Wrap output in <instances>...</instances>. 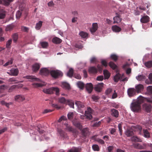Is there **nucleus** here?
<instances>
[{
  "label": "nucleus",
  "mask_w": 152,
  "mask_h": 152,
  "mask_svg": "<svg viewBox=\"0 0 152 152\" xmlns=\"http://www.w3.org/2000/svg\"><path fill=\"white\" fill-rule=\"evenodd\" d=\"M143 97L140 96L136 101L133 102L131 104V110L135 112H139L141 111V104L144 101Z\"/></svg>",
  "instance_id": "nucleus-1"
},
{
  "label": "nucleus",
  "mask_w": 152,
  "mask_h": 152,
  "mask_svg": "<svg viewBox=\"0 0 152 152\" xmlns=\"http://www.w3.org/2000/svg\"><path fill=\"white\" fill-rule=\"evenodd\" d=\"M119 71V68L116 64H115V72H116L117 73L115 75V82H118L120 80L123 82L127 80L128 79L126 77L123 79L124 77V74L121 75L120 74Z\"/></svg>",
  "instance_id": "nucleus-2"
},
{
  "label": "nucleus",
  "mask_w": 152,
  "mask_h": 152,
  "mask_svg": "<svg viewBox=\"0 0 152 152\" xmlns=\"http://www.w3.org/2000/svg\"><path fill=\"white\" fill-rule=\"evenodd\" d=\"M43 91L47 94H51L53 93V91H55L56 95H59V88L57 87H52L49 88L44 89Z\"/></svg>",
  "instance_id": "nucleus-3"
},
{
  "label": "nucleus",
  "mask_w": 152,
  "mask_h": 152,
  "mask_svg": "<svg viewBox=\"0 0 152 152\" xmlns=\"http://www.w3.org/2000/svg\"><path fill=\"white\" fill-rule=\"evenodd\" d=\"M97 69L95 66H91L89 67L88 70L90 73L96 74L98 70L99 72H102V66L99 65H97Z\"/></svg>",
  "instance_id": "nucleus-4"
},
{
  "label": "nucleus",
  "mask_w": 152,
  "mask_h": 152,
  "mask_svg": "<svg viewBox=\"0 0 152 152\" xmlns=\"http://www.w3.org/2000/svg\"><path fill=\"white\" fill-rule=\"evenodd\" d=\"M50 74L51 76L55 78L61 77L63 75V73L62 72L57 70L51 71Z\"/></svg>",
  "instance_id": "nucleus-5"
},
{
  "label": "nucleus",
  "mask_w": 152,
  "mask_h": 152,
  "mask_svg": "<svg viewBox=\"0 0 152 152\" xmlns=\"http://www.w3.org/2000/svg\"><path fill=\"white\" fill-rule=\"evenodd\" d=\"M127 94L129 97H133L136 95L137 92L134 88H129L127 89Z\"/></svg>",
  "instance_id": "nucleus-6"
},
{
  "label": "nucleus",
  "mask_w": 152,
  "mask_h": 152,
  "mask_svg": "<svg viewBox=\"0 0 152 152\" xmlns=\"http://www.w3.org/2000/svg\"><path fill=\"white\" fill-rule=\"evenodd\" d=\"M75 104L78 108V112L82 113H83V110H82L80 109L84 107V104L81 102L76 101L75 102Z\"/></svg>",
  "instance_id": "nucleus-7"
},
{
  "label": "nucleus",
  "mask_w": 152,
  "mask_h": 152,
  "mask_svg": "<svg viewBox=\"0 0 152 152\" xmlns=\"http://www.w3.org/2000/svg\"><path fill=\"white\" fill-rule=\"evenodd\" d=\"M144 86L143 85L141 84H139L135 86V89L137 93H141L143 91L144 89Z\"/></svg>",
  "instance_id": "nucleus-8"
},
{
  "label": "nucleus",
  "mask_w": 152,
  "mask_h": 152,
  "mask_svg": "<svg viewBox=\"0 0 152 152\" xmlns=\"http://www.w3.org/2000/svg\"><path fill=\"white\" fill-rule=\"evenodd\" d=\"M50 72L47 68H43L40 70L39 74L41 75H47L50 73Z\"/></svg>",
  "instance_id": "nucleus-9"
},
{
  "label": "nucleus",
  "mask_w": 152,
  "mask_h": 152,
  "mask_svg": "<svg viewBox=\"0 0 152 152\" xmlns=\"http://www.w3.org/2000/svg\"><path fill=\"white\" fill-rule=\"evenodd\" d=\"M14 99L15 101L20 102L24 101L25 97L22 95H18L15 96Z\"/></svg>",
  "instance_id": "nucleus-10"
},
{
  "label": "nucleus",
  "mask_w": 152,
  "mask_h": 152,
  "mask_svg": "<svg viewBox=\"0 0 152 152\" xmlns=\"http://www.w3.org/2000/svg\"><path fill=\"white\" fill-rule=\"evenodd\" d=\"M103 83H98L94 87L95 90L97 92H100L103 88Z\"/></svg>",
  "instance_id": "nucleus-11"
},
{
  "label": "nucleus",
  "mask_w": 152,
  "mask_h": 152,
  "mask_svg": "<svg viewBox=\"0 0 152 152\" xmlns=\"http://www.w3.org/2000/svg\"><path fill=\"white\" fill-rule=\"evenodd\" d=\"M98 25L97 23H94L92 24V27L90 29V31L93 33L95 32L98 29Z\"/></svg>",
  "instance_id": "nucleus-12"
},
{
  "label": "nucleus",
  "mask_w": 152,
  "mask_h": 152,
  "mask_svg": "<svg viewBox=\"0 0 152 152\" xmlns=\"http://www.w3.org/2000/svg\"><path fill=\"white\" fill-rule=\"evenodd\" d=\"M143 107L145 111L148 113L151 111L152 106L151 104H145L143 105Z\"/></svg>",
  "instance_id": "nucleus-13"
},
{
  "label": "nucleus",
  "mask_w": 152,
  "mask_h": 152,
  "mask_svg": "<svg viewBox=\"0 0 152 152\" xmlns=\"http://www.w3.org/2000/svg\"><path fill=\"white\" fill-rule=\"evenodd\" d=\"M86 89L89 93H91L93 89V86L92 84L91 83H87L86 84Z\"/></svg>",
  "instance_id": "nucleus-14"
},
{
  "label": "nucleus",
  "mask_w": 152,
  "mask_h": 152,
  "mask_svg": "<svg viewBox=\"0 0 152 152\" xmlns=\"http://www.w3.org/2000/svg\"><path fill=\"white\" fill-rule=\"evenodd\" d=\"M142 127L139 125L133 126L132 127V129L134 131H137L140 133L142 130Z\"/></svg>",
  "instance_id": "nucleus-15"
},
{
  "label": "nucleus",
  "mask_w": 152,
  "mask_h": 152,
  "mask_svg": "<svg viewBox=\"0 0 152 152\" xmlns=\"http://www.w3.org/2000/svg\"><path fill=\"white\" fill-rule=\"evenodd\" d=\"M10 71L11 72V76H17L19 73V70L17 68H12L10 70Z\"/></svg>",
  "instance_id": "nucleus-16"
},
{
  "label": "nucleus",
  "mask_w": 152,
  "mask_h": 152,
  "mask_svg": "<svg viewBox=\"0 0 152 152\" xmlns=\"http://www.w3.org/2000/svg\"><path fill=\"white\" fill-rule=\"evenodd\" d=\"M23 78L28 79L34 80L37 81H40V80L39 79L36 77L34 76L27 75L24 76Z\"/></svg>",
  "instance_id": "nucleus-17"
},
{
  "label": "nucleus",
  "mask_w": 152,
  "mask_h": 152,
  "mask_svg": "<svg viewBox=\"0 0 152 152\" xmlns=\"http://www.w3.org/2000/svg\"><path fill=\"white\" fill-rule=\"evenodd\" d=\"M140 21L143 23H146L149 21V18L147 16H143L140 19Z\"/></svg>",
  "instance_id": "nucleus-18"
},
{
  "label": "nucleus",
  "mask_w": 152,
  "mask_h": 152,
  "mask_svg": "<svg viewBox=\"0 0 152 152\" xmlns=\"http://www.w3.org/2000/svg\"><path fill=\"white\" fill-rule=\"evenodd\" d=\"M58 133L59 135L61 138L64 139L67 138V134L64 132L61 129H59L58 130Z\"/></svg>",
  "instance_id": "nucleus-19"
},
{
  "label": "nucleus",
  "mask_w": 152,
  "mask_h": 152,
  "mask_svg": "<svg viewBox=\"0 0 152 152\" xmlns=\"http://www.w3.org/2000/svg\"><path fill=\"white\" fill-rule=\"evenodd\" d=\"M40 67V65L38 63H35L32 66V70L34 72H37L39 69Z\"/></svg>",
  "instance_id": "nucleus-20"
},
{
  "label": "nucleus",
  "mask_w": 152,
  "mask_h": 152,
  "mask_svg": "<svg viewBox=\"0 0 152 152\" xmlns=\"http://www.w3.org/2000/svg\"><path fill=\"white\" fill-rule=\"evenodd\" d=\"M52 41L54 43L59 44L62 42V40L57 37H56L53 38Z\"/></svg>",
  "instance_id": "nucleus-21"
},
{
  "label": "nucleus",
  "mask_w": 152,
  "mask_h": 152,
  "mask_svg": "<svg viewBox=\"0 0 152 152\" xmlns=\"http://www.w3.org/2000/svg\"><path fill=\"white\" fill-rule=\"evenodd\" d=\"M133 147L137 149H144L143 146L141 145L140 144L138 143H135L133 144Z\"/></svg>",
  "instance_id": "nucleus-22"
},
{
  "label": "nucleus",
  "mask_w": 152,
  "mask_h": 152,
  "mask_svg": "<svg viewBox=\"0 0 152 152\" xmlns=\"http://www.w3.org/2000/svg\"><path fill=\"white\" fill-rule=\"evenodd\" d=\"M79 34L83 38H86L88 36V34L87 32L83 31L80 32Z\"/></svg>",
  "instance_id": "nucleus-23"
},
{
  "label": "nucleus",
  "mask_w": 152,
  "mask_h": 152,
  "mask_svg": "<svg viewBox=\"0 0 152 152\" xmlns=\"http://www.w3.org/2000/svg\"><path fill=\"white\" fill-rule=\"evenodd\" d=\"M61 86L63 88L66 89H69L70 88L69 85L66 82H62Z\"/></svg>",
  "instance_id": "nucleus-24"
},
{
  "label": "nucleus",
  "mask_w": 152,
  "mask_h": 152,
  "mask_svg": "<svg viewBox=\"0 0 152 152\" xmlns=\"http://www.w3.org/2000/svg\"><path fill=\"white\" fill-rule=\"evenodd\" d=\"M116 15L115 17V23H119L121 21L120 15L117 13H116Z\"/></svg>",
  "instance_id": "nucleus-25"
},
{
  "label": "nucleus",
  "mask_w": 152,
  "mask_h": 152,
  "mask_svg": "<svg viewBox=\"0 0 152 152\" xmlns=\"http://www.w3.org/2000/svg\"><path fill=\"white\" fill-rule=\"evenodd\" d=\"M103 73L105 79H108L110 76V73L107 70H104Z\"/></svg>",
  "instance_id": "nucleus-26"
},
{
  "label": "nucleus",
  "mask_w": 152,
  "mask_h": 152,
  "mask_svg": "<svg viewBox=\"0 0 152 152\" xmlns=\"http://www.w3.org/2000/svg\"><path fill=\"white\" fill-rule=\"evenodd\" d=\"M68 100L64 98L63 97H60L58 98V102L62 104H65L66 103Z\"/></svg>",
  "instance_id": "nucleus-27"
},
{
  "label": "nucleus",
  "mask_w": 152,
  "mask_h": 152,
  "mask_svg": "<svg viewBox=\"0 0 152 152\" xmlns=\"http://www.w3.org/2000/svg\"><path fill=\"white\" fill-rule=\"evenodd\" d=\"M64 125L66 127V129L68 130L69 131L72 132H76V131L75 130V131L71 126L69 125L68 124H65Z\"/></svg>",
  "instance_id": "nucleus-28"
},
{
  "label": "nucleus",
  "mask_w": 152,
  "mask_h": 152,
  "mask_svg": "<svg viewBox=\"0 0 152 152\" xmlns=\"http://www.w3.org/2000/svg\"><path fill=\"white\" fill-rule=\"evenodd\" d=\"M132 140L134 142H142L141 139L137 136H134L131 138Z\"/></svg>",
  "instance_id": "nucleus-29"
},
{
  "label": "nucleus",
  "mask_w": 152,
  "mask_h": 152,
  "mask_svg": "<svg viewBox=\"0 0 152 152\" xmlns=\"http://www.w3.org/2000/svg\"><path fill=\"white\" fill-rule=\"evenodd\" d=\"M32 85L35 88H37L39 87H42L43 86H44L46 85V84L45 83H34L32 84Z\"/></svg>",
  "instance_id": "nucleus-30"
},
{
  "label": "nucleus",
  "mask_w": 152,
  "mask_h": 152,
  "mask_svg": "<svg viewBox=\"0 0 152 152\" xmlns=\"http://www.w3.org/2000/svg\"><path fill=\"white\" fill-rule=\"evenodd\" d=\"M42 21H39L38 23H37L35 27V28L37 30L40 29L42 26Z\"/></svg>",
  "instance_id": "nucleus-31"
},
{
  "label": "nucleus",
  "mask_w": 152,
  "mask_h": 152,
  "mask_svg": "<svg viewBox=\"0 0 152 152\" xmlns=\"http://www.w3.org/2000/svg\"><path fill=\"white\" fill-rule=\"evenodd\" d=\"M91 113H88L87 111H85V115L86 117V118L89 120H91L92 118Z\"/></svg>",
  "instance_id": "nucleus-32"
},
{
  "label": "nucleus",
  "mask_w": 152,
  "mask_h": 152,
  "mask_svg": "<svg viewBox=\"0 0 152 152\" xmlns=\"http://www.w3.org/2000/svg\"><path fill=\"white\" fill-rule=\"evenodd\" d=\"M40 44L43 48H47L48 46V43L47 42H41Z\"/></svg>",
  "instance_id": "nucleus-33"
},
{
  "label": "nucleus",
  "mask_w": 152,
  "mask_h": 152,
  "mask_svg": "<svg viewBox=\"0 0 152 152\" xmlns=\"http://www.w3.org/2000/svg\"><path fill=\"white\" fill-rule=\"evenodd\" d=\"M126 135L128 137H129L134 135V132L133 131L130 130H127L125 132Z\"/></svg>",
  "instance_id": "nucleus-34"
},
{
  "label": "nucleus",
  "mask_w": 152,
  "mask_h": 152,
  "mask_svg": "<svg viewBox=\"0 0 152 152\" xmlns=\"http://www.w3.org/2000/svg\"><path fill=\"white\" fill-rule=\"evenodd\" d=\"M73 124L75 126L78 128L79 129H81L82 128V126L79 122L77 121H73Z\"/></svg>",
  "instance_id": "nucleus-35"
},
{
  "label": "nucleus",
  "mask_w": 152,
  "mask_h": 152,
  "mask_svg": "<svg viewBox=\"0 0 152 152\" xmlns=\"http://www.w3.org/2000/svg\"><path fill=\"white\" fill-rule=\"evenodd\" d=\"M8 80L9 82L12 83V84H15L19 83V81L13 77L10 78Z\"/></svg>",
  "instance_id": "nucleus-36"
},
{
  "label": "nucleus",
  "mask_w": 152,
  "mask_h": 152,
  "mask_svg": "<svg viewBox=\"0 0 152 152\" xmlns=\"http://www.w3.org/2000/svg\"><path fill=\"white\" fill-rule=\"evenodd\" d=\"M144 136L146 138H149L150 137L149 132L147 129H143Z\"/></svg>",
  "instance_id": "nucleus-37"
},
{
  "label": "nucleus",
  "mask_w": 152,
  "mask_h": 152,
  "mask_svg": "<svg viewBox=\"0 0 152 152\" xmlns=\"http://www.w3.org/2000/svg\"><path fill=\"white\" fill-rule=\"evenodd\" d=\"M73 69L72 68H70L69 69V70L67 73V76L69 77H71L73 76Z\"/></svg>",
  "instance_id": "nucleus-38"
},
{
  "label": "nucleus",
  "mask_w": 152,
  "mask_h": 152,
  "mask_svg": "<svg viewBox=\"0 0 152 152\" xmlns=\"http://www.w3.org/2000/svg\"><path fill=\"white\" fill-rule=\"evenodd\" d=\"M145 65L146 67L150 68L152 67V61H150L145 63Z\"/></svg>",
  "instance_id": "nucleus-39"
},
{
  "label": "nucleus",
  "mask_w": 152,
  "mask_h": 152,
  "mask_svg": "<svg viewBox=\"0 0 152 152\" xmlns=\"http://www.w3.org/2000/svg\"><path fill=\"white\" fill-rule=\"evenodd\" d=\"M77 84L78 87L81 89H83L84 86V83L80 81H79L77 83Z\"/></svg>",
  "instance_id": "nucleus-40"
},
{
  "label": "nucleus",
  "mask_w": 152,
  "mask_h": 152,
  "mask_svg": "<svg viewBox=\"0 0 152 152\" xmlns=\"http://www.w3.org/2000/svg\"><path fill=\"white\" fill-rule=\"evenodd\" d=\"M12 37L13 41L15 42H16L18 38V34L16 33H14L12 35Z\"/></svg>",
  "instance_id": "nucleus-41"
},
{
  "label": "nucleus",
  "mask_w": 152,
  "mask_h": 152,
  "mask_svg": "<svg viewBox=\"0 0 152 152\" xmlns=\"http://www.w3.org/2000/svg\"><path fill=\"white\" fill-rule=\"evenodd\" d=\"M66 103L70 107L72 108H74V103L72 101L70 100H68Z\"/></svg>",
  "instance_id": "nucleus-42"
},
{
  "label": "nucleus",
  "mask_w": 152,
  "mask_h": 152,
  "mask_svg": "<svg viewBox=\"0 0 152 152\" xmlns=\"http://www.w3.org/2000/svg\"><path fill=\"white\" fill-rule=\"evenodd\" d=\"M136 78L139 81H141L145 79V76L140 75H138L137 77H136Z\"/></svg>",
  "instance_id": "nucleus-43"
},
{
  "label": "nucleus",
  "mask_w": 152,
  "mask_h": 152,
  "mask_svg": "<svg viewBox=\"0 0 152 152\" xmlns=\"http://www.w3.org/2000/svg\"><path fill=\"white\" fill-rule=\"evenodd\" d=\"M13 62V59L11 58L10 60H9L6 63H5L4 64V66H6L8 65H11L12 64Z\"/></svg>",
  "instance_id": "nucleus-44"
},
{
  "label": "nucleus",
  "mask_w": 152,
  "mask_h": 152,
  "mask_svg": "<svg viewBox=\"0 0 152 152\" xmlns=\"http://www.w3.org/2000/svg\"><path fill=\"white\" fill-rule=\"evenodd\" d=\"M92 148L94 151H98L99 150V148L98 145L96 144L92 146Z\"/></svg>",
  "instance_id": "nucleus-45"
},
{
  "label": "nucleus",
  "mask_w": 152,
  "mask_h": 152,
  "mask_svg": "<svg viewBox=\"0 0 152 152\" xmlns=\"http://www.w3.org/2000/svg\"><path fill=\"white\" fill-rule=\"evenodd\" d=\"M68 152H79L77 148L73 147L68 151Z\"/></svg>",
  "instance_id": "nucleus-46"
},
{
  "label": "nucleus",
  "mask_w": 152,
  "mask_h": 152,
  "mask_svg": "<svg viewBox=\"0 0 152 152\" xmlns=\"http://www.w3.org/2000/svg\"><path fill=\"white\" fill-rule=\"evenodd\" d=\"M13 28V26L11 25H9L7 26L5 30L6 31H10Z\"/></svg>",
  "instance_id": "nucleus-47"
},
{
  "label": "nucleus",
  "mask_w": 152,
  "mask_h": 152,
  "mask_svg": "<svg viewBox=\"0 0 152 152\" xmlns=\"http://www.w3.org/2000/svg\"><path fill=\"white\" fill-rule=\"evenodd\" d=\"M12 39L9 40L7 41L6 43V46L7 48H10V45L12 43Z\"/></svg>",
  "instance_id": "nucleus-48"
},
{
  "label": "nucleus",
  "mask_w": 152,
  "mask_h": 152,
  "mask_svg": "<svg viewBox=\"0 0 152 152\" xmlns=\"http://www.w3.org/2000/svg\"><path fill=\"white\" fill-rule=\"evenodd\" d=\"M21 30L24 32H28L29 30V28L24 26H22L21 27Z\"/></svg>",
  "instance_id": "nucleus-49"
},
{
  "label": "nucleus",
  "mask_w": 152,
  "mask_h": 152,
  "mask_svg": "<svg viewBox=\"0 0 152 152\" xmlns=\"http://www.w3.org/2000/svg\"><path fill=\"white\" fill-rule=\"evenodd\" d=\"M97 61V60L95 57H92L90 60L91 63H96Z\"/></svg>",
  "instance_id": "nucleus-50"
},
{
  "label": "nucleus",
  "mask_w": 152,
  "mask_h": 152,
  "mask_svg": "<svg viewBox=\"0 0 152 152\" xmlns=\"http://www.w3.org/2000/svg\"><path fill=\"white\" fill-rule=\"evenodd\" d=\"M73 112H69L67 114V116L68 119L71 120L72 119L73 117Z\"/></svg>",
  "instance_id": "nucleus-51"
},
{
  "label": "nucleus",
  "mask_w": 152,
  "mask_h": 152,
  "mask_svg": "<svg viewBox=\"0 0 152 152\" xmlns=\"http://www.w3.org/2000/svg\"><path fill=\"white\" fill-rule=\"evenodd\" d=\"M5 5H8L10 3L13 1L14 0H2Z\"/></svg>",
  "instance_id": "nucleus-52"
},
{
  "label": "nucleus",
  "mask_w": 152,
  "mask_h": 152,
  "mask_svg": "<svg viewBox=\"0 0 152 152\" xmlns=\"http://www.w3.org/2000/svg\"><path fill=\"white\" fill-rule=\"evenodd\" d=\"M23 86V85L22 84H19L18 85H13L11 86L12 88H20Z\"/></svg>",
  "instance_id": "nucleus-53"
},
{
  "label": "nucleus",
  "mask_w": 152,
  "mask_h": 152,
  "mask_svg": "<svg viewBox=\"0 0 152 152\" xmlns=\"http://www.w3.org/2000/svg\"><path fill=\"white\" fill-rule=\"evenodd\" d=\"M82 132L85 135L88 132L89 129L87 128H85L82 130Z\"/></svg>",
  "instance_id": "nucleus-54"
},
{
  "label": "nucleus",
  "mask_w": 152,
  "mask_h": 152,
  "mask_svg": "<svg viewBox=\"0 0 152 152\" xmlns=\"http://www.w3.org/2000/svg\"><path fill=\"white\" fill-rule=\"evenodd\" d=\"M121 30V28L115 25V32H118L120 31Z\"/></svg>",
  "instance_id": "nucleus-55"
},
{
  "label": "nucleus",
  "mask_w": 152,
  "mask_h": 152,
  "mask_svg": "<svg viewBox=\"0 0 152 152\" xmlns=\"http://www.w3.org/2000/svg\"><path fill=\"white\" fill-rule=\"evenodd\" d=\"M118 128L121 135H122V125L121 124H119L118 125Z\"/></svg>",
  "instance_id": "nucleus-56"
},
{
  "label": "nucleus",
  "mask_w": 152,
  "mask_h": 152,
  "mask_svg": "<svg viewBox=\"0 0 152 152\" xmlns=\"http://www.w3.org/2000/svg\"><path fill=\"white\" fill-rule=\"evenodd\" d=\"M102 64L105 67H106L107 66V63L106 60L102 59L101 60Z\"/></svg>",
  "instance_id": "nucleus-57"
},
{
  "label": "nucleus",
  "mask_w": 152,
  "mask_h": 152,
  "mask_svg": "<svg viewBox=\"0 0 152 152\" xmlns=\"http://www.w3.org/2000/svg\"><path fill=\"white\" fill-rule=\"evenodd\" d=\"M22 13L20 11H18L16 13V18L17 19H19L20 18L21 15Z\"/></svg>",
  "instance_id": "nucleus-58"
},
{
  "label": "nucleus",
  "mask_w": 152,
  "mask_h": 152,
  "mask_svg": "<svg viewBox=\"0 0 152 152\" xmlns=\"http://www.w3.org/2000/svg\"><path fill=\"white\" fill-rule=\"evenodd\" d=\"M147 90L148 93L152 94V86H149L147 87Z\"/></svg>",
  "instance_id": "nucleus-59"
},
{
  "label": "nucleus",
  "mask_w": 152,
  "mask_h": 152,
  "mask_svg": "<svg viewBox=\"0 0 152 152\" xmlns=\"http://www.w3.org/2000/svg\"><path fill=\"white\" fill-rule=\"evenodd\" d=\"M92 98L94 101L96 102L99 99V96L93 95L92 96Z\"/></svg>",
  "instance_id": "nucleus-60"
},
{
  "label": "nucleus",
  "mask_w": 152,
  "mask_h": 152,
  "mask_svg": "<svg viewBox=\"0 0 152 152\" xmlns=\"http://www.w3.org/2000/svg\"><path fill=\"white\" fill-rule=\"evenodd\" d=\"M101 121H99L98 122H96L92 125V126L94 127H97L99 126L101 124Z\"/></svg>",
  "instance_id": "nucleus-61"
},
{
  "label": "nucleus",
  "mask_w": 152,
  "mask_h": 152,
  "mask_svg": "<svg viewBox=\"0 0 152 152\" xmlns=\"http://www.w3.org/2000/svg\"><path fill=\"white\" fill-rule=\"evenodd\" d=\"M75 47L79 49H81L83 48V46L81 44L78 43L75 45Z\"/></svg>",
  "instance_id": "nucleus-62"
},
{
  "label": "nucleus",
  "mask_w": 152,
  "mask_h": 152,
  "mask_svg": "<svg viewBox=\"0 0 152 152\" xmlns=\"http://www.w3.org/2000/svg\"><path fill=\"white\" fill-rule=\"evenodd\" d=\"M112 91V90L111 88H109L107 89L105 92V93L106 94L108 95Z\"/></svg>",
  "instance_id": "nucleus-63"
},
{
  "label": "nucleus",
  "mask_w": 152,
  "mask_h": 152,
  "mask_svg": "<svg viewBox=\"0 0 152 152\" xmlns=\"http://www.w3.org/2000/svg\"><path fill=\"white\" fill-rule=\"evenodd\" d=\"M104 79L103 76L102 75H100L98 76L96 78V80L98 81H102Z\"/></svg>",
  "instance_id": "nucleus-64"
}]
</instances>
